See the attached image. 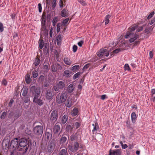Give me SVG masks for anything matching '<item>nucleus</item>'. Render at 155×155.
Returning <instances> with one entry per match:
<instances>
[{"instance_id": "obj_19", "label": "nucleus", "mask_w": 155, "mask_h": 155, "mask_svg": "<svg viewBox=\"0 0 155 155\" xmlns=\"http://www.w3.org/2000/svg\"><path fill=\"white\" fill-rule=\"evenodd\" d=\"M62 39V35H59L56 38V41L57 45H61Z\"/></svg>"}, {"instance_id": "obj_14", "label": "nucleus", "mask_w": 155, "mask_h": 155, "mask_svg": "<svg viewBox=\"0 0 155 155\" xmlns=\"http://www.w3.org/2000/svg\"><path fill=\"white\" fill-rule=\"evenodd\" d=\"M41 35L42 36L44 37L48 35V31L46 26H41Z\"/></svg>"}, {"instance_id": "obj_34", "label": "nucleus", "mask_w": 155, "mask_h": 155, "mask_svg": "<svg viewBox=\"0 0 155 155\" xmlns=\"http://www.w3.org/2000/svg\"><path fill=\"white\" fill-rule=\"evenodd\" d=\"M80 66L78 65H75L73 66L71 68L72 71H76L79 70L80 68Z\"/></svg>"}, {"instance_id": "obj_33", "label": "nucleus", "mask_w": 155, "mask_h": 155, "mask_svg": "<svg viewBox=\"0 0 155 155\" xmlns=\"http://www.w3.org/2000/svg\"><path fill=\"white\" fill-rule=\"evenodd\" d=\"M137 25H133L129 28V32H131L134 31L137 27Z\"/></svg>"}, {"instance_id": "obj_63", "label": "nucleus", "mask_w": 155, "mask_h": 155, "mask_svg": "<svg viewBox=\"0 0 155 155\" xmlns=\"http://www.w3.org/2000/svg\"><path fill=\"white\" fill-rule=\"evenodd\" d=\"M143 30V27L142 26L139 27L137 30V32H140Z\"/></svg>"}, {"instance_id": "obj_54", "label": "nucleus", "mask_w": 155, "mask_h": 155, "mask_svg": "<svg viewBox=\"0 0 155 155\" xmlns=\"http://www.w3.org/2000/svg\"><path fill=\"white\" fill-rule=\"evenodd\" d=\"M38 11L39 12H41L42 11V7L41 6V4L39 3L38 5Z\"/></svg>"}, {"instance_id": "obj_30", "label": "nucleus", "mask_w": 155, "mask_h": 155, "mask_svg": "<svg viewBox=\"0 0 155 155\" xmlns=\"http://www.w3.org/2000/svg\"><path fill=\"white\" fill-rule=\"evenodd\" d=\"M110 17L111 16L110 15H107L106 16L105 18V25L107 24L109 22L110 20L109 19L110 18Z\"/></svg>"}, {"instance_id": "obj_9", "label": "nucleus", "mask_w": 155, "mask_h": 155, "mask_svg": "<svg viewBox=\"0 0 155 155\" xmlns=\"http://www.w3.org/2000/svg\"><path fill=\"white\" fill-rule=\"evenodd\" d=\"M43 127L41 126H36L34 128V133L38 135L41 134L43 132Z\"/></svg>"}, {"instance_id": "obj_5", "label": "nucleus", "mask_w": 155, "mask_h": 155, "mask_svg": "<svg viewBox=\"0 0 155 155\" xmlns=\"http://www.w3.org/2000/svg\"><path fill=\"white\" fill-rule=\"evenodd\" d=\"M79 147V143L76 141L73 142L68 145V148L71 151L75 152L78 150Z\"/></svg>"}, {"instance_id": "obj_57", "label": "nucleus", "mask_w": 155, "mask_h": 155, "mask_svg": "<svg viewBox=\"0 0 155 155\" xmlns=\"http://www.w3.org/2000/svg\"><path fill=\"white\" fill-rule=\"evenodd\" d=\"M74 125L76 128H78L80 126V124L78 122H76L75 123Z\"/></svg>"}, {"instance_id": "obj_51", "label": "nucleus", "mask_w": 155, "mask_h": 155, "mask_svg": "<svg viewBox=\"0 0 155 155\" xmlns=\"http://www.w3.org/2000/svg\"><path fill=\"white\" fill-rule=\"evenodd\" d=\"M2 84L5 86H6L7 84V81L6 79H3L2 81Z\"/></svg>"}, {"instance_id": "obj_15", "label": "nucleus", "mask_w": 155, "mask_h": 155, "mask_svg": "<svg viewBox=\"0 0 155 155\" xmlns=\"http://www.w3.org/2000/svg\"><path fill=\"white\" fill-rule=\"evenodd\" d=\"M52 93L51 90H48L45 93V97L47 100H50L53 98Z\"/></svg>"}, {"instance_id": "obj_48", "label": "nucleus", "mask_w": 155, "mask_h": 155, "mask_svg": "<svg viewBox=\"0 0 155 155\" xmlns=\"http://www.w3.org/2000/svg\"><path fill=\"white\" fill-rule=\"evenodd\" d=\"M6 115V113L5 112H3L2 113V115L1 116V119H4L5 118Z\"/></svg>"}, {"instance_id": "obj_20", "label": "nucleus", "mask_w": 155, "mask_h": 155, "mask_svg": "<svg viewBox=\"0 0 155 155\" xmlns=\"http://www.w3.org/2000/svg\"><path fill=\"white\" fill-rule=\"evenodd\" d=\"M61 15L63 17H65L68 15V12L67 10L63 9L61 12Z\"/></svg>"}, {"instance_id": "obj_56", "label": "nucleus", "mask_w": 155, "mask_h": 155, "mask_svg": "<svg viewBox=\"0 0 155 155\" xmlns=\"http://www.w3.org/2000/svg\"><path fill=\"white\" fill-rule=\"evenodd\" d=\"M24 101L25 103H27L30 101V100L29 97H27L25 98Z\"/></svg>"}, {"instance_id": "obj_42", "label": "nucleus", "mask_w": 155, "mask_h": 155, "mask_svg": "<svg viewBox=\"0 0 155 155\" xmlns=\"http://www.w3.org/2000/svg\"><path fill=\"white\" fill-rule=\"evenodd\" d=\"M32 76L34 78H36L38 76V73L36 71H34L32 72Z\"/></svg>"}, {"instance_id": "obj_17", "label": "nucleus", "mask_w": 155, "mask_h": 155, "mask_svg": "<svg viewBox=\"0 0 155 155\" xmlns=\"http://www.w3.org/2000/svg\"><path fill=\"white\" fill-rule=\"evenodd\" d=\"M47 20V17L46 15H43L41 18V26H46V23Z\"/></svg>"}, {"instance_id": "obj_18", "label": "nucleus", "mask_w": 155, "mask_h": 155, "mask_svg": "<svg viewBox=\"0 0 155 155\" xmlns=\"http://www.w3.org/2000/svg\"><path fill=\"white\" fill-rule=\"evenodd\" d=\"M63 61L65 64L67 65H70L72 63V61L70 59V58L68 57L64 58Z\"/></svg>"}, {"instance_id": "obj_27", "label": "nucleus", "mask_w": 155, "mask_h": 155, "mask_svg": "<svg viewBox=\"0 0 155 155\" xmlns=\"http://www.w3.org/2000/svg\"><path fill=\"white\" fill-rule=\"evenodd\" d=\"M23 91L22 93V95L23 96L25 97L26 96L28 91V88L27 87H24L23 88Z\"/></svg>"}, {"instance_id": "obj_13", "label": "nucleus", "mask_w": 155, "mask_h": 155, "mask_svg": "<svg viewBox=\"0 0 155 155\" xmlns=\"http://www.w3.org/2000/svg\"><path fill=\"white\" fill-rule=\"evenodd\" d=\"M121 151L120 149H116L112 150L110 149L108 155H121Z\"/></svg>"}, {"instance_id": "obj_12", "label": "nucleus", "mask_w": 155, "mask_h": 155, "mask_svg": "<svg viewBox=\"0 0 155 155\" xmlns=\"http://www.w3.org/2000/svg\"><path fill=\"white\" fill-rule=\"evenodd\" d=\"M18 139L17 138H15L13 140H12L10 146L12 147L14 149H17L18 150L19 148V145L18 146Z\"/></svg>"}, {"instance_id": "obj_36", "label": "nucleus", "mask_w": 155, "mask_h": 155, "mask_svg": "<svg viewBox=\"0 0 155 155\" xmlns=\"http://www.w3.org/2000/svg\"><path fill=\"white\" fill-rule=\"evenodd\" d=\"M67 140V137H62L60 140V143H64Z\"/></svg>"}, {"instance_id": "obj_49", "label": "nucleus", "mask_w": 155, "mask_h": 155, "mask_svg": "<svg viewBox=\"0 0 155 155\" xmlns=\"http://www.w3.org/2000/svg\"><path fill=\"white\" fill-rule=\"evenodd\" d=\"M121 51V49L120 48H118L115 50H114L113 52L112 53L114 54H117L119 53Z\"/></svg>"}, {"instance_id": "obj_25", "label": "nucleus", "mask_w": 155, "mask_h": 155, "mask_svg": "<svg viewBox=\"0 0 155 155\" xmlns=\"http://www.w3.org/2000/svg\"><path fill=\"white\" fill-rule=\"evenodd\" d=\"M58 155H68L67 149H63L61 150L59 152Z\"/></svg>"}, {"instance_id": "obj_7", "label": "nucleus", "mask_w": 155, "mask_h": 155, "mask_svg": "<svg viewBox=\"0 0 155 155\" xmlns=\"http://www.w3.org/2000/svg\"><path fill=\"white\" fill-rule=\"evenodd\" d=\"M55 144V141L54 140H52L48 143L47 146L48 152L51 153L53 152L54 149Z\"/></svg>"}, {"instance_id": "obj_46", "label": "nucleus", "mask_w": 155, "mask_h": 155, "mask_svg": "<svg viewBox=\"0 0 155 155\" xmlns=\"http://www.w3.org/2000/svg\"><path fill=\"white\" fill-rule=\"evenodd\" d=\"M69 21V18H67L64 20L62 21V24L63 25H65Z\"/></svg>"}, {"instance_id": "obj_40", "label": "nucleus", "mask_w": 155, "mask_h": 155, "mask_svg": "<svg viewBox=\"0 0 155 155\" xmlns=\"http://www.w3.org/2000/svg\"><path fill=\"white\" fill-rule=\"evenodd\" d=\"M43 68L44 70L46 72H48L50 69L49 67L47 64L44 65Z\"/></svg>"}, {"instance_id": "obj_10", "label": "nucleus", "mask_w": 155, "mask_h": 155, "mask_svg": "<svg viewBox=\"0 0 155 155\" xmlns=\"http://www.w3.org/2000/svg\"><path fill=\"white\" fill-rule=\"evenodd\" d=\"M65 84L62 81H60L57 83L53 87V89L55 91H58L59 89H62L64 87Z\"/></svg>"}, {"instance_id": "obj_55", "label": "nucleus", "mask_w": 155, "mask_h": 155, "mask_svg": "<svg viewBox=\"0 0 155 155\" xmlns=\"http://www.w3.org/2000/svg\"><path fill=\"white\" fill-rule=\"evenodd\" d=\"M107 98L108 97L106 94H104L101 96V99L102 100H104L105 99Z\"/></svg>"}, {"instance_id": "obj_37", "label": "nucleus", "mask_w": 155, "mask_h": 155, "mask_svg": "<svg viewBox=\"0 0 155 155\" xmlns=\"http://www.w3.org/2000/svg\"><path fill=\"white\" fill-rule=\"evenodd\" d=\"M81 73L80 72H78L74 74L73 76V79L75 80L77 78H78L81 75Z\"/></svg>"}, {"instance_id": "obj_2", "label": "nucleus", "mask_w": 155, "mask_h": 155, "mask_svg": "<svg viewBox=\"0 0 155 155\" xmlns=\"http://www.w3.org/2000/svg\"><path fill=\"white\" fill-rule=\"evenodd\" d=\"M29 143L28 140L27 139L24 138L20 139L18 140L19 147L23 148L19 149L18 150L23 151V153H26L29 148Z\"/></svg>"}, {"instance_id": "obj_21", "label": "nucleus", "mask_w": 155, "mask_h": 155, "mask_svg": "<svg viewBox=\"0 0 155 155\" xmlns=\"http://www.w3.org/2000/svg\"><path fill=\"white\" fill-rule=\"evenodd\" d=\"M74 88V86L72 84H70L68 87L67 90L68 93L72 92Z\"/></svg>"}, {"instance_id": "obj_3", "label": "nucleus", "mask_w": 155, "mask_h": 155, "mask_svg": "<svg viewBox=\"0 0 155 155\" xmlns=\"http://www.w3.org/2000/svg\"><path fill=\"white\" fill-rule=\"evenodd\" d=\"M125 38L126 39L130 38L129 41L130 43H132L139 38V35L136 33L134 34L129 31H127Z\"/></svg>"}, {"instance_id": "obj_47", "label": "nucleus", "mask_w": 155, "mask_h": 155, "mask_svg": "<svg viewBox=\"0 0 155 155\" xmlns=\"http://www.w3.org/2000/svg\"><path fill=\"white\" fill-rule=\"evenodd\" d=\"M4 31V27L3 24L0 22V31L2 32Z\"/></svg>"}, {"instance_id": "obj_35", "label": "nucleus", "mask_w": 155, "mask_h": 155, "mask_svg": "<svg viewBox=\"0 0 155 155\" xmlns=\"http://www.w3.org/2000/svg\"><path fill=\"white\" fill-rule=\"evenodd\" d=\"M60 129V126L59 125H55L54 127V130L56 133L59 132Z\"/></svg>"}, {"instance_id": "obj_61", "label": "nucleus", "mask_w": 155, "mask_h": 155, "mask_svg": "<svg viewBox=\"0 0 155 155\" xmlns=\"http://www.w3.org/2000/svg\"><path fill=\"white\" fill-rule=\"evenodd\" d=\"M150 29L148 28H146L144 31V32L147 34H148L150 33Z\"/></svg>"}, {"instance_id": "obj_41", "label": "nucleus", "mask_w": 155, "mask_h": 155, "mask_svg": "<svg viewBox=\"0 0 155 155\" xmlns=\"http://www.w3.org/2000/svg\"><path fill=\"white\" fill-rule=\"evenodd\" d=\"M58 21V18H54L52 20V25L54 27Z\"/></svg>"}, {"instance_id": "obj_64", "label": "nucleus", "mask_w": 155, "mask_h": 155, "mask_svg": "<svg viewBox=\"0 0 155 155\" xmlns=\"http://www.w3.org/2000/svg\"><path fill=\"white\" fill-rule=\"evenodd\" d=\"M151 93L152 94V97L154 96V94H155V89H153L151 90Z\"/></svg>"}, {"instance_id": "obj_53", "label": "nucleus", "mask_w": 155, "mask_h": 155, "mask_svg": "<svg viewBox=\"0 0 155 155\" xmlns=\"http://www.w3.org/2000/svg\"><path fill=\"white\" fill-rule=\"evenodd\" d=\"M76 138V136L74 135H72L70 136V140L71 141L75 140Z\"/></svg>"}, {"instance_id": "obj_31", "label": "nucleus", "mask_w": 155, "mask_h": 155, "mask_svg": "<svg viewBox=\"0 0 155 155\" xmlns=\"http://www.w3.org/2000/svg\"><path fill=\"white\" fill-rule=\"evenodd\" d=\"M70 73L69 71L68 70H67L64 71L63 76L66 77H70Z\"/></svg>"}, {"instance_id": "obj_24", "label": "nucleus", "mask_w": 155, "mask_h": 155, "mask_svg": "<svg viewBox=\"0 0 155 155\" xmlns=\"http://www.w3.org/2000/svg\"><path fill=\"white\" fill-rule=\"evenodd\" d=\"M78 113V109L76 107H74L71 111V114L72 116L74 117L76 116Z\"/></svg>"}, {"instance_id": "obj_4", "label": "nucleus", "mask_w": 155, "mask_h": 155, "mask_svg": "<svg viewBox=\"0 0 155 155\" xmlns=\"http://www.w3.org/2000/svg\"><path fill=\"white\" fill-rule=\"evenodd\" d=\"M68 97L67 94L66 92L62 93L60 95H57L56 98V102L61 104L64 102L66 100Z\"/></svg>"}, {"instance_id": "obj_50", "label": "nucleus", "mask_w": 155, "mask_h": 155, "mask_svg": "<svg viewBox=\"0 0 155 155\" xmlns=\"http://www.w3.org/2000/svg\"><path fill=\"white\" fill-rule=\"evenodd\" d=\"M78 49V47L76 45H74L73 46V51L74 52H76Z\"/></svg>"}, {"instance_id": "obj_11", "label": "nucleus", "mask_w": 155, "mask_h": 155, "mask_svg": "<svg viewBox=\"0 0 155 155\" xmlns=\"http://www.w3.org/2000/svg\"><path fill=\"white\" fill-rule=\"evenodd\" d=\"M61 66L58 63H55L52 64L51 67V70L53 72H56L58 70H61Z\"/></svg>"}, {"instance_id": "obj_45", "label": "nucleus", "mask_w": 155, "mask_h": 155, "mask_svg": "<svg viewBox=\"0 0 155 155\" xmlns=\"http://www.w3.org/2000/svg\"><path fill=\"white\" fill-rule=\"evenodd\" d=\"M154 12L153 11L151 12L149 15L147 17V19H149L151 18L154 15Z\"/></svg>"}, {"instance_id": "obj_44", "label": "nucleus", "mask_w": 155, "mask_h": 155, "mask_svg": "<svg viewBox=\"0 0 155 155\" xmlns=\"http://www.w3.org/2000/svg\"><path fill=\"white\" fill-rule=\"evenodd\" d=\"M78 2L83 6L86 5V3L84 0H78Z\"/></svg>"}, {"instance_id": "obj_1", "label": "nucleus", "mask_w": 155, "mask_h": 155, "mask_svg": "<svg viewBox=\"0 0 155 155\" xmlns=\"http://www.w3.org/2000/svg\"><path fill=\"white\" fill-rule=\"evenodd\" d=\"M30 93L31 94L34 96L33 102L39 106H41L43 104L42 100L41 97L39 98L40 95L41 89L40 87H37L35 86H32L30 87Z\"/></svg>"}, {"instance_id": "obj_38", "label": "nucleus", "mask_w": 155, "mask_h": 155, "mask_svg": "<svg viewBox=\"0 0 155 155\" xmlns=\"http://www.w3.org/2000/svg\"><path fill=\"white\" fill-rule=\"evenodd\" d=\"M73 127L71 126V125L68 124L66 127V130L69 131V130H72Z\"/></svg>"}, {"instance_id": "obj_23", "label": "nucleus", "mask_w": 155, "mask_h": 155, "mask_svg": "<svg viewBox=\"0 0 155 155\" xmlns=\"http://www.w3.org/2000/svg\"><path fill=\"white\" fill-rule=\"evenodd\" d=\"M25 80L26 83L27 84H29L31 81V79L29 75L28 74H26L25 77Z\"/></svg>"}, {"instance_id": "obj_29", "label": "nucleus", "mask_w": 155, "mask_h": 155, "mask_svg": "<svg viewBox=\"0 0 155 155\" xmlns=\"http://www.w3.org/2000/svg\"><path fill=\"white\" fill-rule=\"evenodd\" d=\"M40 62V60L39 59V58L37 57L35 58V62H34L33 65L35 66H37L39 64Z\"/></svg>"}, {"instance_id": "obj_59", "label": "nucleus", "mask_w": 155, "mask_h": 155, "mask_svg": "<svg viewBox=\"0 0 155 155\" xmlns=\"http://www.w3.org/2000/svg\"><path fill=\"white\" fill-rule=\"evenodd\" d=\"M64 5V4L62 0H60L59 1V5L60 8H62Z\"/></svg>"}, {"instance_id": "obj_28", "label": "nucleus", "mask_w": 155, "mask_h": 155, "mask_svg": "<svg viewBox=\"0 0 155 155\" xmlns=\"http://www.w3.org/2000/svg\"><path fill=\"white\" fill-rule=\"evenodd\" d=\"M38 43L39 45V48L40 49H42L44 45V41L41 39H40L38 41Z\"/></svg>"}, {"instance_id": "obj_52", "label": "nucleus", "mask_w": 155, "mask_h": 155, "mask_svg": "<svg viewBox=\"0 0 155 155\" xmlns=\"http://www.w3.org/2000/svg\"><path fill=\"white\" fill-rule=\"evenodd\" d=\"M155 22V17L153 18L148 23V24L151 25Z\"/></svg>"}, {"instance_id": "obj_6", "label": "nucleus", "mask_w": 155, "mask_h": 155, "mask_svg": "<svg viewBox=\"0 0 155 155\" xmlns=\"http://www.w3.org/2000/svg\"><path fill=\"white\" fill-rule=\"evenodd\" d=\"M109 51L104 48H101L96 53L97 56L100 57L105 56L108 57L109 54Z\"/></svg>"}, {"instance_id": "obj_22", "label": "nucleus", "mask_w": 155, "mask_h": 155, "mask_svg": "<svg viewBox=\"0 0 155 155\" xmlns=\"http://www.w3.org/2000/svg\"><path fill=\"white\" fill-rule=\"evenodd\" d=\"M137 118V117L135 113L134 112H132L131 114V118L132 121L133 123H135Z\"/></svg>"}, {"instance_id": "obj_60", "label": "nucleus", "mask_w": 155, "mask_h": 155, "mask_svg": "<svg viewBox=\"0 0 155 155\" xmlns=\"http://www.w3.org/2000/svg\"><path fill=\"white\" fill-rule=\"evenodd\" d=\"M153 51H151L150 52L149 56L150 58H152L153 56Z\"/></svg>"}, {"instance_id": "obj_32", "label": "nucleus", "mask_w": 155, "mask_h": 155, "mask_svg": "<svg viewBox=\"0 0 155 155\" xmlns=\"http://www.w3.org/2000/svg\"><path fill=\"white\" fill-rule=\"evenodd\" d=\"M68 116L66 115H64L62 118L61 122L63 124H65L67 120Z\"/></svg>"}, {"instance_id": "obj_16", "label": "nucleus", "mask_w": 155, "mask_h": 155, "mask_svg": "<svg viewBox=\"0 0 155 155\" xmlns=\"http://www.w3.org/2000/svg\"><path fill=\"white\" fill-rule=\"evenodd\" d=\"M92 125L94 127L93 129L92 130L93 134H96V131L99 129V126L97 122H96L94 124H93Z\"/></svg>"}, {"instance_id": "obj_39", "label": "nucleus", "mask_w": 155, "mask_h": 155, "mask_svg": "<svg viewBox=\"0 0 155 155\" xmlns=\"http://www.w3.org/2000/svg\"><path fill=\"white\" fill-rule=\"evenodd\" d=\"M124 69L125 71H130V69L129 66V65L127 64H125L124 66Z\"/></svg>"}, {"instance_id": "obj_62", "label": "nucleus", "mask_w": 155, "mask_h": 155, "mask_svg": "<svg viewBox=\"0 0 155 155\" xmlns=\"http://www.w3.org/2000/svg\"><path fill=\"white\" fill-rule=\"evenodd\" d=\"M44 79V77L43 75H41L39 78V80L41 81H43Z\"/></svg>"}, {"instance_id": "obj_8", "label": "nucleus", "mask_w": 155, "mask_h": 155, "mask_svg": "<svg viewBox=\"0 0 155 155\" xmlns=\"http://www.w3.org/2000/svg\"><path fill=\"white\" fill-rule=\"evenodd\" d=\"M58 118V112L56 110H53L50 116V120L54 122H55L57 120Z\"/></svg>"}, {"instance_id": "obj_43", "label": "nucleus", "mask_w": 155, "mask_h": 155, "mask_svg": "<svg viewBox=\"0 0 155 155\" xmlns=\"http://www.w3.org/2000/svg\"><path fill=\"white\" fill-rule=\"evenodd\" d=\"M61 28V24L59 23L57 25V32L58 33L60 31Z\"/></svg>"}, {"instance_id": "obj_58", "label": "nucleus", "mask_w": 155, "mask_h": 155, "mask_svg": "<svg viewBox=\"0 0 155 155\" xmlns=\"http://www.w3.org/2000/svg\"><path fill=\"white\" fill-rule=\"evenodd\" d=\"M53 29L51 28L50 31L49 35L51 38H52L53 36Z\"/></svg>"}, {"instance_id": "obj_26", "label": "nucleus", "mask_w": 155, "mask_h": 155, "mask_svg": "<svg viewBox=\"0 0 155 155\" xmlns=\"http://www.w3.org/2000/svg\"><path fill=\"white\" fill-rule=\"evenodd\" d=\"M72 101L71 98H68L67 100L66 106L68 107H70L72 106Z\"/></svg>"}]
</instances>
